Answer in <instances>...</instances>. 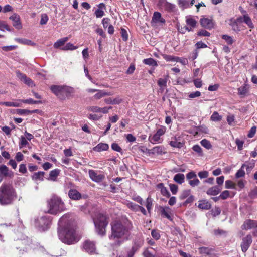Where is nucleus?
Instances as JSON below:
<instances>
[{"label": "nucleus", "mask_w": 257, "mask_h": 257, "mask_svg": "<svg viewBox=\"0 0 257 257\" xmlns=\"http://www.w3.org/2000/svg\"><path fill=\"white\" fill-rule=\"evenodd\" d=\"M142 244H143V242L142 240H141L139 242V243L137 246H133L132 248V249L130 251H128L127 253L123 252L119 256V257H133L134 253L137 250L138 248L140 246H141Z\"/></svg>", "instance_id": "19"}, {"label": "nucleus", "mask_w": 257, "mask_h": 257, "mask_svg": "<svg viewBox=\"0 0 257 257\" xmlns=\"http://www.w3.org/2000/svg\"><path fill=\"white\" fill-rule=\"evenodd\" d=\"M1 105H3L8 107H21L22 104L20 102V99L17 100L15 102H2L0 103Z\"/></svg>", "instance_id": "33"}, {"label": "nucleus", "mask_w": 257, "mask_h": 257, "mask_svg": "<svg viewBox=\"0 0 257 257\" xmlns=\"http://www.w3.org/2000/svg\"><path fill=\"white\" fill-rule=\"evenodd\" d=\"M220 191V189L218 186H214L209 189L206 192V193L209 195L215 196L219 194Z\"/></svg>", "instance_id": "35"}, {"label": "nucleus", "mask_w": 257, "mask_h": 257, "mask_svg": "<svg viewBox=\"0 0 257 257\" xmlns=\"http://www.w3.org/2000/svg\"><path fill=\"white\" fill-rule=\"evenodd\" d=\"M246 183V181L243 179L239 180L237 182V185L239 188V190H240L244 188L245 184Z\"/></svg>", "instance_id": "60"}, {"label": "nucleus", "mask_w": 257, "mask_h": 257, "mask_svg": "<svg viewBox=\"0 0 257 257\" xmlns=\"http://www.w3.org/2000/svg\"><path fill=\"white\" fill-rule=\"evenodd\" d=\"M199 183L200 181L196 177L189 181V184L192 187L198 186Z\"/></svg>", "instance_id": "58"}, {"label": "nucleus", "mask_w": 257, "mask_h": 257, "mask_svg": "<svg viewBox=\"0 0 257 257\" xmlns=\"http://www.w3.org/2000/svg\"><path fill=\"white\" fill-rule=\"evenodd\" d=\"M102 117V114H90L88 116L89 119L93 120H97Z\"/></svg>", "instance_id": "59"}, {"label": "nucleus", "mask_w": 257, "mask_h": 257, "mask_svg": "<svg viewBox=\"0 0 257 257\" xmlns=\"http://www.w3.org/2000/svg\"><path fill=\"white\" fill-rule=\"evenodd\" d=\"M69 40V38L67 37L62 38L57 40L54 44V47L56 49L60 48L63 46L65 43Z\"/></svg>", "instance_id": "34"}, {"label": "nucleus", "mask_w": 257, "mask_h": 257, "mask_svg": "<svg viewBox=\"0 0 257 257\" xmlns=\"http://www.w3.org/2000/svg\"><path fill=\"white\" fill-rule=\"evenodd\" d=\"M241 19V22L245 23L249 28L252 29L254 28V25L252 22L250 18L248 15H244L243 16L239 17Z\"/></svg>", "instance_id": "25"}, {"label": "nucleus", "mask_w": 257, "mask_h": 257, "mask_svg": "<svg viewBox=\"0 0 257 257\" xmlns=\"http://www.w3.org/2000/svg\"><path fill=\"white\" fill-rule=\"evenodd\" d=\"M84 250L89 254L94 253L96 251L95 244L90 241H86L83 245Z\"/></svg>", "instance_id": "13"}, {"label": "nucleus", "mask_w": 257, "mask_h": 257, "mask_svg": "<svg viewBox=\"0 0 257 257\" xmlns=\"http://www.w3.org/2000/svg\"><path fill=\"white\" fill-rule=\"evenodd\" d=\"M29 144L27 139L24 136H21L20 138L19 147L22 148Z\"/></svg>", "instance_id": "43"}, {"label": "nucleus", "mask_w": 257, "mask_h": 257, "mask_svg": "<svg viewBox=\"0 0 257 257\" xmlns=\"http://www.w3.org/2000/svg\"><path fill=\"white\" fill-rule=\"evenodd\" d=\"M20 102L22 104V103H27V104H38L41 102L40 101H35L32 99V98H29L25 100L20 99Z\"/></svg>", "instance_id": "52"}, {"label": "nucleus", "mask_w": 257, "mask_h": 257, "mask_svg": "<svg viewBox=\"0 0 257 257\" xmlns=\"http://www.w3.org/2000/svg\"><path fill=\"white\" fill-rule=\"evenodd\" d=\"M0 173L4 177H10L13 175V172L5 165H0Z\"/></svg>", "instance_id": "24"}, {"label": "nucleus", "mask_w": 257, "mask_h": 257, "mask_svg": "<svg viewBox=\"0 0 257 257\" xmlns=\"http://www.w3.org/2000/svg\"><path fill=\"white\" fill-rule=\"evenodd\" d=\"M225 187L227 189H236V185L231 180H226L225 182Z\"/></svg>", "instance_id": "50"}, {"label": "nucleus", "mask_w": 257, "mask_h": 257, "mask_svg": "<svg viewBox=\"0 0 257 257\" xmlns=\"http://www.w3.org/2000/svg\"><path fill=\"white\" fill-rule=\"evenodd\" d=\"M89 175L90 178L94 182L99 183L101 182L105 178L102 174H98L94 170L89 171Z\"/></svg>", "instance_id": "15"}, {"label": "nucleus", "mask_w": 257, "mask_h": 257, "mask_svg": "<svg viewBox=\"0 0 257 257\" xmlns=\"http://www.w3.org/2000/svg\"><path fill=\"white\" fill-rule=\"evenodd\" d=\"M201 145L205 148L206 149L209 150L212 148V145L210 143V141L207 140V139H203L200 141Z\"/></svg>", "instance_id": "45"}, {"label": "nucleus", "mask_w": 257, "mask_h": 257, "mask_svg": "<svg viewBox=\"0 0 257 257\" xmlns=\"http://www.w3.org/2000/svg\"><path fill=\"white\" fill-rule=\"evenodd\" d=\"M169 2H168L166 0H159L158 1V5L159 6L163 9H164L167 7V4H168Z\"/></svg>", "instance_id": "63"}, {"label": "nucleus", "mask_w": 257, "mask_h": 257, "mask_svg": "<svg viewBox=\"0 0 257 257\" xmlns=\"http://www.w3.org/2000/svg\"><path fill=\"white\" fill-rule=\"evenodd\" d=\"M16 74L18 78L28 86L32 87L34 86L33 81L30 78L27 77L25 74H23L19 71H17Z\"/></svg>", "instance_id": "12"}, {"label": "nucleus", "mask_w": 257, "mask_h": 257, "mask_svg": "<svg viewBox=\"0 0 257 257\" xmlns=\"http://www.w3.org/2000/svg\"><path fill=\"white\" fill-rule=\"evenodd\" d=\"M157 188L159 189L162 195L166 196L167 197H169L170 196V193L167 189V188L164 187V184L163 183H159L157 185Z\"/></svg>", "instance_id": "31"}, {"label": "nucleus", "mask_w": 257, "mask_h": 257, "mask_svg": "<svg viewBox=\"0 0 257 257\" xmlns=\"http://www.w3.org/2000/svg\"><path fill=\"white\" fill-rule=\"evenodd\" d=\"M256 224V222L251 220H247L244 221V223L241 226L242 229L248 230L251 229L254 227Z\"/></svg>", "instance_id": "23"}, {"label": "nucleus", "mask_w": 257, "mask_h": 257, "mask_svg": "<svg viewBox=\"0 0 257 257\" xmlns=\"http://www.w3.org/2000/svg\"><path fill=\"white\" fill-rule=\"evenodd\" d=\"M190 191L189 190H186L182 191L181 193L180 198V199H184L185 198H187L188 196H190Z\"/></svg>", "instance_id": "55"}, {"label": "nucleus", "mask_w": 257, "mask_h": 257, "mask_svg": "<svg viewBox=\"0 0 257 257\" xmlns=\"http://www.w3.org/2000/svg\"><path fill=\"white\" fill-rule=\"evenodd\" d=\"M210 119L213 121H219L221 120L222 117L217 112H214L211 116Z\"/></svg>", "instance_id": "48"}, {"label": "nucleus", "mask_w": 257, "mask_h": 257, "mask_svg": "<svg viewBox=\"0 0 257 257\" xmlns=\"http://www.w3.org/2000/svg\"><path fill=\"white\" fill-rule=\"evenodd\" d=\"M68 195L73 200H79L82 197L81 194L75 189H71L69 191Z\"/></svg>", "instance_id": "26"}, {"label": "nucleus", "mask_w": 257, "mask_h": 257, "mask_svg": "<svg viewBox=\"0 0 257 257\" xmlns=\"http://www.w3.org/2000/svg\"><path fill=\"white\" fill-rule=\"evenodd\" d=\"M153 205L152 199L149 197L146 199V207L149 212H150Z\"/></svg>", "instance_id": "49"}, {"label": "nucleus", "mask_w": 257, "mask_h": 257, "mask_svg": "<svg viewBox=\"0 0 257 257\" xmlns=\"http://www.w3.org/2000/svg\"><path fill=\"white\" fill-rule=\"evenodd\" d=\"M60 173V170L58 169H56L50 171L49 174V180L51 181H55L57 176L59 175Z\"/></svg>", "instance_id": "37"}, {"label": "nucleus", "mask_w": 257, "mask_h": 257, "mask_svg": "<svg viewBox=\"0 0 257 257\" xmlns=\"http://www.w3.org/2000/svg\"><path fill=\"white\" fill-rule=\"evenodd\" d=\"M152 21L154 23H160L162 24H164L165 22V19L162 18L161 14L157 12H155L154 13L152 18Z\"/></svg>", "instance_id": "29"}, {"label": "nucleus", "mask_w": 257, "mask_h": 257, "mask_svg": "<svg viewBox=\"0 0 257 257\" xmlns=\"http://www.w3.org/2000/svg\"><path fill=\"white\" fill-rule=\"evenodd\" d=\"M44 175H45V172H42V171H39V172L35 173L33 174V175L32 176V179L34 180L43 181Z\"/></svg>", "instance_id": "39"}, {"label": "nucleus", "mask_w": 257, "mask_h": 257, "mask_svg": "<svg viewBox=\"0 0 257 257\" xmlns=\"http://www.w3.org/2000/svg\"><path fill=\"white\" fill-rule=\"evenodd\" d=\"M3 28H5L6 30L10 32L12 31V29L5 21H0V30L4 31V30Z\"/></svg>", "instance_id": "54"}, {"label": "nucleus", "mask_w": 257, "mask_h": 257, "mask_svg": "<svg viewBox=\"0 0 257 257\" xmlns=\"http://www.w3.org/2000/svg\"><path fill=\"white\" fill-rule=\"evenodd\" d=\"M17 198L16 190L8 183H3L0 187V205L6 206L12 204Z\"/></svg>", "instance_id": "3"}, {"label": "nucleus", "mask_w": 257, "mask_h": 257, "mask_svg": "<svg viewBox=\"0 0 257 257\" xmlns=\"http://www.w3.org/2000/svg\"><path fill=\"white\" fill-rule=\"evenodd\" d=\"M101 107H99L96 106H93L90 107V108H89L90 111H91L93 112L98 113H99V114H101Z\"/></svg>", "instance_id": "61"}, {"label": "nucleus", "mask_w": 257, "mask_h": 257, "mask_svg": "<svg viewBox=\"0 0 257 257\" xmlns=\"http://www.w3.org/2000/svg\"><path fill=\"white\" fill-rule=\"evenodd\" d=\"M78 48L77 46H74L73 44L71 43H67L64 46L62 47L61 49L63 50L67 51V50H74L77 49Z\"/></svg>", "instance_id": "42"}, {"label": "nucleus", "mask_w": 257, "mask_h": 257, "mask_svg": "<svg viewBox=\"0 0 257 257\" xmlns=\"http://www.w3.org/2000/svg\"><path fill=\"white\" fill-rule=\"evenodd\" d=\"M109 146L106 143H99L93 148V150L95 152H100L106 151L108 149Z\"/></svg>", "instance_id": "28"}, {"label": "nucleus", "mask_w": 257, "mask_h": 257, "mask_svg": "<svg viewBox=\"0 0 257 257\" xmlns=\"http://www.w3.org/2000/svg\"><path fill=\"white\" fill-rule=\"evenodd\" d=\"M49 20L48 16L46 14H42L41 15V20L40 23L42 25H44L47 24Z\"/></svg>", "instance_id": "53"}, {"label": "nucleus", "mask_w": 257, "mask_h": 257, "mask_svg": "<svg viewBox=\"0 0 257 257\" xmlns=\"http://www.w3.org/2000/svg\"><path fill=\"white\" fill-rule=\"evenodd\" d=\"M196 173L193 171H191L186 174V179L189 181L196 177Z\"/></svg>", "instance_id": "62"}, {"label": "nucleus", "mask_w": 257, "mask_h": 257, "mask_svg": "<svg viewBox=\"0 0 257 257\" xmlns=\"http://www.w3.org/2000/svg\"><path fill=\"white\" fill-rule=\"evenodd\" d=\"M239 17L236 19H231L229 20V25L231 26L232 29L235 32H239L242 29V22Z\"/></svg>", "instance_id": "9"}, {"label": "nucleus", "mask_w": 257, "mask_h": 257, "mask_svg": "<svg viewBox=\"0 0 257 257\" xmlns=\"http://www.w3.org/2000/svg\"><path fill=\"white\" fill-rule=\"evenodd\" d=\"M111 95L110 92H107L103 90H98L97 93L94 95V98L96 99H99L104 96Z\"/></svg>", "instance_id": "30"}, {"label": "nucleus", "mask_w": 257, "mask_h": 257, "mask_svg": "<svg viewBox=\"0 0 257 257\" xmlns=\"http://www.w3.org/2000/svg\"><path fill=\"white\" fill-rule=\"evenodd\" d=\"M249 86L247 84H244L238 88V94L241 97H244L248 93Z\"/></svg>", "instance_id": "27"}, {"label": "nucleus", "mask_w": 257, "mask_h": 257, "mask_svg": "<svg viewBox=\"0 0 257 257\" xmlns=\"http://www.w3.org/2000/svg\"><path fill=\"white\" fill-rule=\"evenodd\" d=\"M169 142V145L173 147L181 148L183 147V143L181 142V137L177 136L173 137Z\"/></svg>", "instance_id": "17"}, {"label": "nucleus", "mask_w": 257, "mask_h": 257, "mask_svg": "<svg viewBox=\"0 0 257 257\" xmlns=\"http://www.w3.org/2000/svg\"><path fill=\"white\" fill-rule=\"evenodd\" d=\"M185 176L183 174L178 173L174 177V180L176 183L181 184L184 182Z\"/></svg>", "instance_id": "38"}, {"label": "nucleus", "mask_w": 257, "mask_h": 257, "mask_svg": "<svg viewBox=\"0 0 257 257\" xmlns=\"http://www.w3.org/2000/svg\"><path fill=\"white\" fill-rule=\"evenodd\" d=\"M252 237L250 235H247L242 239L241 244L242 251L244 252H246L252 243Z\"/></svg>", "instance_id": "14"}, {"label": "nucleus", "mask_w": 257, "mask_h": 257, "mask_svg": "<svg viewBox=\"0 0 257 257\" xmlns=\"http://www.w3.org/2000/svg\"><path fill=\"white\" fill-rule=\"evenodd\" d=\"M198 207V208L202 209L207 210L210 208L211 204L208 201L206 200H203L199 202Z\"/></svg>", "instance_id": "36"}, {"label": "nucleus", "mask_w": 257, "mask_h": 257, "mask_svg": "<svg viewBox=\"0 0 257 257\" xmlns=\"http://www.w3.org/2000/svg\"><path fill=\"white\" fill-rule=\"evenodd\" d=\"M176 10V6L174 4L169 3L168 4H167V7L165 9V11L168 12H174Z\"/></svg>", "instance_id": "56"}, {"label": "nucleus", "mask_w": 257, "mask_h": 257, "mask_svg": "<svg viewBox=\"0 0 257 257\" xmlns=\"http://www.w3.org/2000/svg\"><path fill=\"white\" fill-rule=\"evenodd\" d=\"M10 19L13 21V25L16 29L20 30L22 28V25L20 21V16L16 14H14L10 17Z\"/></svg>", "instance_id": "16"}, {"label": "nucleus", "mask_w": 257, "mask_h": 257, "mask_svg": "<svg viewBox=\"0 0 257 257\" xmlns=\"http://www.w3.org/2000/svg\"><path fill=\"white\" fill-rule=\"evenodd\" d=\"M48 212L51 214H57L66 209L64 202L57 195H53L47 202Z\"/></svg>", "instance_id": "4"}, {"label": "nucleus", "mask_w": 257, "mask_h": 257, "mask_svg": "<svg viewBox=\"0 0 257 257\" xmlns=\"http://www.w3.org/2000/svg\"><path fill=\"white\" fill-rule=\"evenodd\" d=\"M245 166V164H243L241 168L237 171L235 175L236 178H239L244 177L245 173V171H244V168Z\"/></svg>", "instance_id": "41"}, {"label": "nucleus", "mask_w": 257, "mask_h": 257, "mask_svg": "<svg viewBox=\"0 0 257 257\" xmlns=\"http://www.w3.org/2000/svg\"><path fill=\"white\" fill-rule=\"evenodd\" d=\"M192 150L196 152L198 156H202L203 155L202 149L201 147L198 145H194L192 147Z\"/></svg>", "instance_id": "46"}, {"label": "nucleus", "mask_w": 257, "mask_h": 257, "mask_svg": "<svg viewBox=\"0 0 257 257\" xmlns=\"http://www.w3.org/2000/svg\"><path fill=\"white\" fill-rule=\"evenodd\" d=\"M178 5L180 7L183 9L190 7L189 0H178Z\"/></svg>", "instance_id": "44"}, {"label": "nucleus", "mask_w": 257, "mask_h": 257, "mask_svg": "<svg viewBox=\"0 0 257 257\" xmlns=\"http://www.w3.org/2000/svg\"><path fill=\"white\" fill-rule=\"evenodd\" d=\"M111 227V234L109 236L110 239L122 238L126 240L130 236L132 225L127 218H122L112 221Z\"/></svg>", "instance_id": "2"}, {"label": "nucleus", "mask_w": 257, "mask_h": 257, "mask_svg": "<svg viewBox=\"0 0 257 257\" xmlns=\"http://www.w3.org/2000/svg\"><path fill=\"white\" fill-rule=\"evenodd\" d=\"M98 9L95 12V15L97 18H101L104 15V11L106 10L105 5L102 3L97 6Z\"/></svg>", "instance_id": "21"}, {"label": "nucleus", "mask_w": 257, "mask_h": 257, "mask_svg": "<svg viewBox=\"0 0 257 257\" xmlns=\"http://www.w3.org/2000/svg\"><path fill=\"white\" fill-rule=\"evenodd\" d=\"M51 222L49 216H42L35 220V225L39 231H44L50 227Z\"/></svg>", "instance_id": "7"}, {"label": "nucleus", "mask_w": 257, "mask_h": 257, "mask_svg": "<svg viewBox=\"0 0 257 257\" xmlns=\"http://www.w3.org/2000/svg\"><path fill=\"white\" fill-rule=\"evenodd\" d=\"M23 243L26 246L25 247L21 248L20 249V253H23L24 252H27L31 249H34L33 244L30 239H28L27 241H24Z\"/></svg>", "instance_id": "22"}, {"label": "nucleus", "mask_w": 257, "mask_h": 257, "mask_svg": "<svg viewBox=\"0 0 257 257\" xmlns=\"http://www.w3.org/2000/svg\"><path fill=\"white\" fill-rule=\"evenodd\" d=\"M143 61L146 65L152 66H157L158 65L157 61L152 58L144 59Z\"/></svg>", "instance_id": "40"}, {"label": "nucleus", "mask_w": 257, "mask_h": 257, "mask_svg": "<svg viewBox=\"0 0 257 257\" xmlns=\"http://www.w3.org/2000/svg\"><path fill=\"white\" fill-rule=\"evenodd\" d=\"M163 58L168 62H176L177 57L172 55L164 54L163 55Z\"/></svg>", "instance_id": "47"}, {"label": "nucleus", "mask_w": 257, "mask_h": 257, "mask_svg": "<svg viewBox=\"0 0 257 257\" xmlns=\"http://www.w3.org/2000/svg\"><path fill=\"white\" fill-rule=\"evenodd\" d=\"M104 101L108 104H118L122 101L120 97H117L114 98H108L104 99Z\"/></svg>", "instance_id": "32"}, {"label": "nucleus", "mask_w": 257, "mask_h": 257, "mask_svg": "<svg viewBox=\"0 0 257 257\" xmlns=\"http://www.w3.org/2000/svg\"><path fill=\"white\" fill-rule=\"evenodd\" d=\"M222 38L229 45L232 44L234 42L232 37L227 35H223Z\"/></svg>", "instance_id": "51"}, {"label": "nucleus", "mask_w": 257, "mask_h": 257, "mask_svg": "<svg viewBox=\"0 0 257 257\" xmlns=\"http://www.w3.org/2000/svg\"><path fill=\"white\" fill-rule=\"evenodd\" d=\"M186 23L187 26L184 29L186 31H191L196 27L197 21L193 16H187L186 17Z\"/></svg>", "instance_id": "10"}, {"label": "nucleus", "mask_w": 257, "mask_h": 257, "mask_svg": "<svg viewBox=\"0 0 257 257\" xmlns=\"http://www.w3.org/2000/svg\"><path fill=\"white\" fill-rule=\"evenodd\" d=\"M58 224V235L62 242L71 245L79 241V238L75 232V222L70 214L64 215L59 219Z\"/></svg>", "instance_id": "1"}, {"label": "nucleus", "mask_w": 257, "mask_h": 257, "mask_svg": "<svg viewBox=\"0 0 257 257\" xmlns=\"http://www.w3.org/2000/svg\"><path fill=\"white\" fill-rule=\"evenodd\" d=\"M52 92L60 99H64L74 93V88L66 85H53L50 87Z\"/></svg>", "instance_id": "6"}, {"label": "nucleus", "mask_w": 257, "mask_h": 257, "mask_svg": "<svg viewBox=\"0 0 257 257\" xmlns=\"http://www.w3.org/2000/svg\"><path fill=\"white\" fill-rule=\"evenodd\" d=\"M162 215L170 220H172V210L167 206L161 208Z\"/></svg>", "instance_id": "20"}, {"label": "nucleus", "mask_w": 257, "mask_h": 257, "mask_svg": "<svg viewBox=\"0 0 257 257\" xmlns=\"http://www.w3.org/2000/svg\"><path fill=\"white\" fill-rule=\"evenodd\" d=\"M166 131V127L164 126H161L158 128L156 132L153 136H150L149 140L152 144L160 143L162 142L163 140L161 137L163 136Z\"/></svg>", "instance_id": "8"}, {"label": "nucleus", "mask_w": 257, "mask_h": 257, "mask_svg": "<svg viewBox=\"0 0 257 257\" xmlns=\"http://www.w3.org/2000/svg\"><path fill=\"white\" fill-rule=\"evenodd\" d=\"M229 196L230 192L228 190H225L220 194L219 197L222 199L224 200L228 198Z\"/></svg>", "instance_id": "57"}, {"label": "nucleus", "mask_w": 257, "mask_h": 257, "mask_svg": "<svg viewBox=\"0 0 257 257\" xmlns=\"http://www.w3.org/2000/svg\"><path fill=\"white\" fill-rule=\"evenodd\" d=\"M148 152L149 155H161L165 153L164 147L162 146H156L152 149H145Z\"/></svg>", "instance_id": "18"}, {"label": "nucleus", "mask_w": 257, "mask_h": 257, "mask_svg": "<svg viewBox=\"0 0 257 257\" xmlns=\"http://www.w3.org/2000/svg\"><path fill=\"white\" fill-rule=\"evenodd\" d=\"M121 34L122 39L126 41L128 40V34L127 31L124 28H121Z\"/></svg>", "instance_id": "64"}, {"label": "nucleus", "mask_w": 257, "mask_h": 257, "mask_svg": "<svg viewBox=\"0 0 257 257\" xmlns=\"http://www.w3.org/2000/svg\"><path fill=\"white\" fill-rule=\"evenodd\" d=\"M95 230L97 234L103 236L106 233V227L108 223L107 216L101 213H97L93 217Z\"/></svg>", "instance_id": "5"}, {"label": "nucleus", "mask_w": 257, "mask_h": 257, "mask_svg": "<svg viewBox=\"0 0 257 257\" xmlns=\"http://www.w3.org/2000/svg\"><path fill=\"white\" fill-rule=\"evenodd\" d=\"M200 23L202 27L208 29H211L214 26V22L211 18L203 17L200 19Z\"/></svg>", "instance_id": "11"}]
</instances>
